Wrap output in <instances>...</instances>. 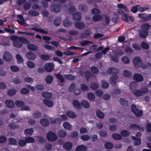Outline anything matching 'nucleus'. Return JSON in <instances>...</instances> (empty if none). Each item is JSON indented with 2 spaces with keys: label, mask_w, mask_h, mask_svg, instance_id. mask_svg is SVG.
Returning <instances> with one entry per match:
<instances>
[{
  "label": "nucleus",
  "mask_w": 151,
  "mask_h": 151,
  "mask_svg": "<svg viewBox=\"0 0 151 151\" xmlns=\"http://www.w3.org/2000/svg\"><path fill=\"white\" fill-rule=\"evenodd\" d=\"M42 116L41 113L40 112H36L34 113L33 114V118L36 119L39 117H41Z\"/></svg>",
  "instance_id": "nucleus-59"
},
{
  "label": "nucleus",
  "mask_w": 151,
  "mask_h": 151,
  "mask_svg": "<svg viewBox=\"0 0 151 151\" xmlns=\"http://www.w3.org/2000/svg\"><path fill=\"white\" fill-rule=\"evenodd\" d=\"M61 23V21L60 17H57L54 21V24L56 27L59 26Z\"/></svg>",
  "instance_id": "nucleus-37"
},
{
  "label": "nucleus",
  "mask_w": 151,
  "mask_h": 151,
  "mask_svg": "<svg viewBox=\"0 0 151 151\" xmlns=\"http://www.w3.org/2000/svg\"><path fill=\"white\" fill-rule=\"evenodd\" d=\"M87 96L88 99L90 100L93 101L95 98V95L93 93L91 92L88 93L87 94Z\"/></svg>",
  "instance_id": "nucleus-40"
},
{
  "label": "nucleus",
  "mask_w": 151,
  "mask_h": 151,
  "mask_svg": "<svg viewBox=\"0 0 151 151\" xmlns=\"http://www.w3.org/2000/svg\"><path fill=\"white\" fill-rule=\"evenodd\" d=\"M90 88L93 90L98 88L99 85L98 84L95 83H91L90 85Z\"/></svg>",
  "instance_id": "nucleus-55"
},
{
  "label": "nucleus",
  "mask_w": 151,
  "mask_h": 151,
  "mask_svg": "<svg viewBox=\"0 0 151 151\" xmlns=\"http://www.w3.org/2000/svg\"><path fill=\"white\" fill-rule=\"evenodd\" d=\"M131 129L134 130L138 129L140 131H143L144 130L145 127H143L139 126L137 124H133L130 126L129 129Z\"/></svg>",
  "instance_id": "nucleus-8"
},
{
  "label": "nucleus",
  "mask_w": 151,
  "mask_h": 151,
  "mask_svg": "<svg viewBox=\"0 0 151 151\" xmlns=\"http://www.w3.org/2000/svg\"><path fill=\"white\" fill-rule=\"evenodd\" d=\"M16 57L17 62L19 63H22L24 62V60L22 56L19 54H17L16 55Z\"/></svg>",
  "instance_id": "nucleus-45"
},
{
  "label": "nucleus",
  "mask_w": 151,
  "mask_h": 151,
  "mask_svg": "<svg viewBox=\"0 0 151 151\" xmlns=\"http://www.w3.org/2000/svg\"><path fill=\"white\" fill-rule=\"evenodd\" d=\"M27 64L28 67L31 69L33 68L35 66V64L33 62L30 61H27Z\"/></svg>",
  "instance_id": "nucleus-52"
},
{
  "label": "nucleus",
  "mask_w": 151,
  "mask_h": 151,
  "mask_svg": "<svg viewBox=\"0 0 151 151\" xmlns=\"http://www.w3.org/2000/svg\"><path fill=\"white\" fill-rule=\"evenodd\" d=\"M105 147L107 149H111L113 147V145L111 142H108L105 144Z\"/></svg>",
  "instance_id": "nucleus-64"
},
{
  "label": "nucleus",
  "mask_w": 151,
  "mask_h": 151,
  "mask_svg": "<svg viewBox=\"0 0 151 151\" xmlns=\"http://www.w3.org/2000/svg\"><path fill=\"white\" fill-rule=\"evenodd\" d=\"M133 62L135 68L142 67L143 69H146L149 67H151V63H148L147 65H144L142 60L139 57H136L133 58Z\"/></svg>",
  "instance_id": "nucleus-1"
},
{
  "label": "nucleus",
  "mask_w": 151,
  "mask_h": 151,
  "mask_svg": "<svg viewBox=\"0 0 151 151\" xmlns=\"http://www.w3.org/2000/svg\"><path fill=\"white\" fill-rule=\"evenodd\" d=\"M19 40L22 43V42L25 44H27L29 42L27 39L22 37H19Z\"/></svg>",
  "instance_id": "nucleus-51"
},
{
  "label": "nucleus",
  "mask_w": 151,
  "mask_h": 151,
  "mask_svg": "<svg viewBox=\"0 0 151 151\" xmlns=\"http://www.w3.org/2000/svg\"><path fill=\"white\" fill-rule=\"evenodd\" d=\"M73 146L72 144L69 142L65 143L63 145V148L66 150H68L72 148Z\"/></svg>",
  "instance_id": "nucleus-17"
},
{
  "label": "nucleus",
  "mask_w": 151,
  "mask_h": 151,
  "mask_svg": "<svg viewBox=\"0 0 151 151\" xmlns=\"http://www.w3.org/2000/svg\"><path fill=\"white\" fill-rule=\"evenodd\" d=\"M91 71L94 74H97L99 73L98 68L95 66H92L91 68Z\"/></svg>",
  "instance_id": "nucleus-62"
},
{
  "label": "nucleus",
  "mask_w": 151,
  "mask_h": 151,
  "mask_svg": "<svg viewBox=\"0 0 151 151\" xmlns=\"http://www.w3.org/2000/svg\"><path fill=\"white\" fill-rule=\"evenodd\" d=\"M27 58L29 60H33L37 57V55L35 53L32 52H29L26 54Z\"/></svg>",
  "instance_id": "nucleus-9"
},
{
  "label": "nucleus",
  "mask_w": 151,
  "mask_h": 151,
  "mask_svg": "<svg viewBox=\"0 0 151 151\" xmlns=\"http://www.w3.org/2000/svg\"><path fill=\"white\" fill-rule=\"evenodd\" d=\"M85 24L83 22H76L75 23V27L77 29H84L85 28Z\"/></svg>",
  "instance_id": "nucleus-11"
},
{
  "label": "nucleus",
  "mask_w": 151,
  "mask_h": 151,
  "mask_svg": "<svg viewBox=\"0 0 151 151\" xmlns=\"http://www.w3.org/2000/svg\"><path fill=\"white\" fill-rule=\"evenodd\" d=\"M9 143L10 145H17L16 141L15 139L13 138H11L8 140Z\"/></svg>",
  "instance_id": "nucleus-54"
},
{
  "label": "nucleus",
  "mask_w": 151,
  "mask_h": 151,
  "mask_svg": "<svg viewBox=\"0 0 151 151\" xmlns=\"http://www.w3.org/2000/svg\"><path fill=\"white\" fill-rule=\"evenodd\" d=\"M73 104L75 108L78 109L81 108V106L80 102L76 100L73 101Z\"/></svg>",
  "instance_id": "nucleus-27"
},
{
  "label": "nucleus",
  "mask_w": 151,
  "mask_h": 151,
  "mask_svg": "<svg viewBox=\"0 0 151 151\" xmlns=\"http://www.w3.org/2000/svg\"><path fill=\"white\" fill-rule=\"evenodd\" d=\"M118 76L117 75L112 76L109 79V82L112 85L114 86L118 82Z\"/></svg>",
  "instance_id": "nucleus-7"
},
{
  "label": "nucleus",
  "mask_w": 151,
  "mask_h": 151,
  "mask_svg": "<svg viewBox=\"0 0 151 151\" xmlns=\"http://www.w3.org/2000/svg\"><path fill=\"white\" fill-rule=\"evenodd\" d=\"M73 19L76 21H79L81 19V14L79 12L75 13L73 16Z\"/></svg>",
  "instance_id": "nucleus-32"
},
{
  "label": "nucleus",
  "mask_w": 151,
  "mask_h": 151,
  "mask_svg": "<svg viewBox=\"0 0 151 151\" xmlns=\"http://www.w3.org/2000/svg\"><path fill=\"white\" fill-rule=\"evenodd\" d=\"M63 24L65 27H67L71 26L72 23L70 21L68 18H66L64 19Z\"/></svg>",
  "instance_id": "nucleus-31"
},
{
  "label": "nucleus",
  "mask_w": 151,
  "mask_h": 151,
  "mask_svg": "<svg viewBox=\"0 0 151 151\" xmlns=\"http://www.w3.org/2000/svg\"><path fill=\"white\" fill-rule=\"evenodd\" d=\"M107 71L110 74H116L119 72V70L114 67H110L108 69Z\"/></svg>",
  "instance_id": "nucleus-12"
},
{
  "label": "nucleus",
  "mask_w": 151,
  "mask_h": 151,
  "mask_svg": "<svg viewBox=\"0 0 151 151\" xmlns=\"http://www.w3.org/2000/svg\"><path fill=\"white\" fill-rule=\"evenodd\" d=\"M148 91L147 88H145L142 89L141 90L137 89H135L132 90L133 93L136 97H139L144 95Z\"/></svg>",
  "instance_id": "nucleus-2"
},
{
  "label": "nucleus",
  "mask_w": 151,
  "mask_h": 151,
  "mask_svg": "<svg viewBox=\"0 0 151 151\" xmlns=\"http://www.w3.org/2000/svg\"><path fill=\"white\" fill-rule=\"evenodd\" d=\"M64 76L66 79L71 80H74L75 78L74 76L70 74L65 75Z\"/></svg>",
  "instance_id": "nucleus-57"
},
{
  "label": "nucleus",
  "mask_w": 151,
  "mask_h": 151,
  "mask_svg": "<svg viewBox=\"0 0 151 151\" xmlns=\"http://www.w3.org/2000/svg\"><path fill=\"white\" fill-rule=\"evenodd\" d=\"M15 104L16 106L18 107H20L24 105V102L23 101H15Z\"/></svg>",
  "instance_id": "nucleus-61"
},
{
  "label": "nucleus",
  "mask_w": 151,
  "mask_h": 151,
  "mask_svg": "<svg viewBox=\"0 0 151 151\" xmlns=\"http://www.w3.org/2000/svg\"><path fill=\"white\" fill-rule=\"evenodd\" d=\"M131 110L132 112L137 117L142 116V112L141 110H139L136 106L133 105L131 106Z\"/></svg>",
  "instance_id": "nucleus-3"
},
{
  "label": "nucleus",
  "mask_w": 151,
  "mask_h": 151,
  "mask_svg": "<svg viewBox=\"0 0 151 151\" xmlns=\"http://www.w3.org/2000/svg\"><path fill=\"white\" fill-rule=\"evenodd\" d=\"M51 123L52 124L59 123L60 122V119L58 118H51L50 119Z\"/></svg>",
  "instance_id": "nucleus-58"
},
{
  "label": "nucleus",
  "mask_w": 151,
  "mask_h": 151,
  "mask_svg": "<svg viewBox=\"0 0 151 151\" xmlns=\"http://www.w3.org/2000/svg\"><path fill=\"white\" fill-rule=\"evenodd\" d=\"M66 114L69 117L75 118L77 117V115L73 111H68L66 112Z\"/></svg>",
  "instance_id": "nucleus-23"
},
{
  "label": "nucleus",
  "mask_w": 151,
  "mask_h": 151,
  "mask_svg": "<svg viewBox=\"0 0 151 151\" xmlns=\"http://www.w3.org/2000/svg\"><path fill=\"white\" fill-rule=\"evenodd\" d=\"M139 6V5H136L132 7L131 9V11L134 13H136L138 11V7Z\"/></svg>",
  "instance_id": "nucleus-60"
},
{
  "label": "nucleus",
  "mask_w": 151,
  "mask_h": 151,
  "mask_svg": "<svg viewBox=\"0 0 151 151\" xmlns=\"http://www.w3.org/2000/svg\"><path fill=\"white\" fill-rule=\"evenodd\" d=\"M58 134L59 137L64 138L66 136L67 133L64 130H60L58 131Z\"/></svg>",
  "instance_id": "nucleus-26"
},
{
  "label": "nucleus",
  "mask_w": 151,
  "mask_h": 151,
  "mask_svg": "<svg viewBox=\"0 0 151 151\" xmlns=\"http://www.w3.org/2000/svg\"><path fill=\"white\" fill-rule=\"evenodd\" d=\"M31 29L40 33H41L45 34H47L48 33V32L47 31L44 30L42 29H38L36 28L33 27Z\"/></svg>",
  "instance_id": "nucleus-25"
},
{
  "label": "nucleus",
  "mask_w": 151,
  "mask_h": 151,
  "mask_svg": "<svg viewBox=\"0 0 151 151\" xmlns=\"http://www.w3.org/2000/svg\"><path fill=\"white\" fill-rule=\"evenodd\" d=\"M28 14L29 15L32 17L37 16L39 14L38 12L33 10H30L29 11Z\"/></svg>",
  "instance_id": "nucleus-36"
},
{
  "label": "nucleus",
  "mask_w": 151,
  "mask_h": 151,
  "mask_svg": "<svg viewBox=\"0 0 151 151\" xmlns=\"http://www.w3.org/2000/svg\"><path fill=\"white\" fill-rule=\"evenodd\" d=\"M101 82V85L103 88L106 89L109 87V85L108 83L106 82V81L103 80Z\"/></svg>",
  "instance_id": "nucleus-46"
},
{
  "label": "nucleus",
  "mask_w": 151,
  "mask_h": 151,
  "mask_svg": "<svg viewBox=\"0 0 151 151\" xmlns=\"http://www.w3.org/2000/svg\"><path fill=\"white\" fill-rule=\"evenodd\" d=\"M87 147L84 145H81L78 146L76 149V151H86L87 150Z\"/></svg>",
  "instance_id": "nucleus-33"
},
{
  "label": "nucleus",
  "mask_w": 151,
  "mask_h": 151,
  "mask_svg": "<svg viewBox=\"0 0 151 151\" xmlns=\"http://www.w3.org/2000/svg\"><path fill=\"white\" fill-rule=\"evenodd\" d=\"M78 9L82 12H86L87 9V7L84 4H80L78 6Z\"/></svg>",
  "instance_id": "nucleus-41"
},
{
  "label": "nucleus",
  "mask_w": 151,
  "mask_h": 151,
  "mask_svg": "<svg viewBox=\"0 0 151 151\" xmlns=\"http://www.w3.org/2000/svg\"><path fill=\"white\" fill-rule=\"evenodd\" d=\"M122 62L125 64H129L130 62L129 58L127 56H124L122 57Z\"/></svg>",
  "instance_id": "nucleus-43"
},
{
  "label": "nucleus",
  "mask_w": 151,
  "mask_h": 151,
  "mask_svg": "<svg viewBox=\"0 0 151 151\" xmlns=\"http://www.w3.org/2000/svg\"><path fill=\"white\" fill-rule=\"evenodd\" d=\"M121 19L127 22H128L129 20L132 22H134L133 17L131 16H128L127 14H123L122 15Z\"/></svg>",
  "instance_id": "nucleus-6"
},
{
  "label": "nucleus",
  "mask_w": 151,
  "mask_h": 151,
  "mask_svg": "<svg viewBox=\"0 0 151 151\" xmlns=\"http://www.w3.org/2000/svg\"><path fill=\"white\" fill-rule=\"evenodd\" d=\"M80 44L83 46L86 45H89L93 43V42L90 41L88 40L83 41L81 42L80 43Z\"/></svg>",
  "instance_id": "nucleus-42"
},
{
  "label": "nucleus",
  "mask_w": 151,
  "mask_h": 151,
  "mask_svg": "<svg viewBox=\"0 0 151 151\" xmlns=\"http://www.w3.org/2000/svg\"><path fill=\"white\" fill-rule=\"evenodd\" d=\"M27 47L29 50L33 51H37L38 50V47L35 45L29 44L27 46Z\"/></svg>",
  "instance_id": "nucleus-16"
},
{
  "label": "nucleus",
  "mask_w": 151,
  "mask_h": 151,
  "mask_svg": "<svg viewBox=\"0 0 151 151\" xmlns=\"http://www.w3.org/2000/svg\"><path fill=\"white\" fill-rule=\"evenodd\" d=\"M120 103L121 105H122L124 108H127L128 106V102L125 100L123 99H120Z\"/></svg>",
  "instance_id": "nucleus-30"
},
{
  "label": "nucleus",
  "mask_w": 151,
  "mask_h": 151,
  "mask_svg": "<svg viewBox=\"0 0 151 151\" xmlns=\"http://www.w3.org/2000/svg\"><path fill=\"white\" fill-rule=\"evenodd\" d=\"M5 104L7 107L10 108H13L15 106L14 101L11 100H6L5 101Z\"/></svg>",
  "instance_id": "nucleus-15"
},
{
  "label": "nucleus",
  "mask_w": 151,
  "mask_h": 151,
  "mask_svg": "<svg viewBox=\"0 0 151 151\" xmlns=\"http://www.w3.org/2000/svg\"><path fill=\"white\" fill-rule=\"evenodd\" d=\"M132 139L134 140L135 141L134 144L135 145H138L140 144L141 143V139L140 138H137L135 137H132Z\"/></svg>",
  "instance_id": "nucleus-38"
},
{
  "label": "nucleus",
  "mask_w": 151,
  "mask_h": 151,
  "mask_svg": "<svg viewBox=\"0 0 151 151\" xmlns=\"http://www.w3.org/2000/svg\"><path fill=\"white\" fill-rule=\"evenodd\" d=\"M43 101L44 104L49 107H52L54 105L53 102L50 100L44 99Z\"/></svg>",
  "instance_id": "nucleus-24"
},
{
  "label": "nucleus",
  "mask_w": 151,
  "mask_h": 151,
  "mask_svg": "<svg viewBox=\"0 0 151 151\" xmlns=\"http://www.w3.org/2000/svg\"><path fill=\"white\" fill-rule=\"evenodd\" d=\"M44 68L47 72H50L53 70L54 68V64L51 63H47L45 64Z\"/></svg>",
  "instance_id": "nucleus-5"
},
{
  "label": "nucleus",
  "mask_w": 151,
  "mask_h": 151,
  "mask_svg": "<svg viewBox=\"0 0 151 151\" xmlns=\"http://www.w3.org/2000/svg\"><path fill=\"white\" fill-rule=\"evenodd\" d=\"M51 11L55 12H59L60 9V7L58 5H52L50 7Z\"/></svg>",
  "instance_id": "nucleus-21"
},
{
  "label": "nucleus",
  "mask_w": 151,
  "mask_h": 151,
  "mask_svg": "<svg viewBox=\"0 0 151 151\" xmlns=\"http://www.w3.org/2000/svg\"><path fill=\"white\" fill-rule=\"evenodd\" d=\"M93 19L95 22H99L102 21L103 19V17L100 15H96L93 17Z\"/></svg>",
  "instance_id": "nucleus-34"
},
{
  "label": "nucleus",
  "mask_w": 151,
  "mask_h": 151,
  "mask_svg": "<svg viewBox=\"0 0 151 151\" xmlns=\"http://www.w3.org/2000/svg\"><path fill=\"white\" fill-rule=\"evenodd\" d=\"M57 78L58 79L61 83L64 82L65 79L62 75L60 73H58L56 75Z\"/></svg>",
  "instance_id": "nucleus-53"
},
{
  "label": "nucleus",
  "mask_w": 151,
  "mask_h": 151,
  "mask_svg": "<svg viewBox=\"0 0 151 151\" xmlns=\"http://www.w3.org/2000/svg\"><path fill=\"white\" fill-rule=\"evenodd\" d=\"M112 137L114 139L119 140L122 139V136L119 134H112Z\"/></svg>",
  "instance_id": "nucleus-47"
},
{
  "label": "nucleus",
  "mask_w": 151,
  "mask_h": 151,
  "mask_svg": "<svg viewBox=\"0 0 151 151\" xmlns=\"http://www.w3.org/2000/svg\"><path fill=\"white\" fill-rule=\"evenodd\" d=\"M63 126L64 128L68 130L71 131L72 129V126L69 122H65L63 123Z\"/></svg>",
  "instance_id": "nucleus-13"
},
{
  "label": "nucleus",
  "mask_w": 151,
  "mask_h": 151,
  "mask_svg": "<svg viewBox=\"0 0 151 151\" xmlns=\"http://www.w3.org/2000/svg\"><path fill=\"white\" fill-rule=\"evenodd\" d=\"M53 77L50 75H48L46 76V82L47 84L51 83L53 81Z\"/></svg>",
  "instance_id": "nucleus-39"
},
{
  "label": "nucleus",
  "mask_w": 151,
  "mask_h": 151,
  "mask_svg": "<svg viewBox=\"0 0 151 151\" xmlns=\"http://www.w3.org/2000/svg\"><path fill=\"white\" fill-rule=\"evenodd\" d=\"M40 123L41 125L43 127H46L49 124L48 121L45 118L42 119L40 121Z\"/></svg>",
  "instance_id": "nucleus-28"
},
{
  "label": "nucleus",
  "mask_w": 151,
  "mask_h": 151,
  "mask_svg": "<svg viewBox=\"0 0 151 151\" xmlns=\"http://www.w3.org/2000/svg\"><path fill=\"white\" fill-rule=\"evenodd\" d=\"M33 80L32 78L29 76H27L25 77L24 79V80L26 82L28 83H32L33 81Z\"/></svg>",
  "instance_id": "nucleus-63"
},
{
  "label": "nucleus",
  "mask_w": 151,
  "mask_h": 151,
  "mask_svg": "<svg viewBox=\"0 0 151 151\" xmlns=\"http://www.w3.org/2000/svg\"><path fill=\"white\" fill-rule=\"evenodd\" d=\"M117 7L120 9H122L126 12L129 11V10L126 6L123 4H117Z\"/></svg>",
  "instance_id": "nucleus-20"
},
{
  "label": "nucleus",
  "mask_w": 151,
  "mask_h": 151,
  "mask_svg": "<svg viewBox=\"0 0 151 151\" xmlns=\"http://www.w3.org/2000/svg\"><path fill=\"white\" fill-rule=\"evenodd\" d=\"M47 137L48 140L51 142L55 141L58 138L57 135L52 132L47 133Z\"/></svg>",
  "instance_id": "nucleus-4"
},
{
  "label": "nucleus",
  "mask_w": 151,
  "mask_h": 151,
  "mask_svg": "<svg viewBox=\"0 0 151 151\" xmlns=\"http://www.w3.org/2000/svg\"><path fill=\"white\" fill-rule=\"evenodd\" d=\"M134 79L137 82H141L143 80L142 76L140 74H135L133 76Z\"/></svg>",
  "instance_id": "nucleus-14"
},
{
  "label": "nucleus",
  "mask_w": 151,
  "mask_h": 151,
  "mask_svg": "<svg viewBox=\"0 0 151 151\" xmlns=\"http://www.w3.org/2000/svg\"><path fill=\"white\" fill-rule=\"evenodd\" d=\"M13 45L15 47L21 48L23 46L22 43L19 40H17L13 42Z\"/></svg>",
  "instance_id": "nucleus-22"
},
{
  "label": "nucleus",
  "mask_w": 151,
  "mask_h": 151,
  "mask_svg": "<svg viewBox=\"0 0 151 151\" xmlns=\"http://www.w3.org/2000/svg\"><path fill=\"white\" fill-rule=\"evenodd\" d=\"M10 69L13 72H18L19 70V67L15 65H12L11 66Z\"/></svg>",
  "instance_id": "nucleus-56"
},
{
  "label": "nucleus",
  "mask_w": 151,
  "mask_h": 151,
  "mask_svg": "<svg viewBox=\"0 0 151 151\" xmlns=\"http://www.w3.org/2000/svg\"><path fill=\"white\" fill-rule=\"evenodd\" d=\"M150 26L148 23H145L142 24L141 26V28L142 30L148 31V30L150 28Z\"/></svg>",
  "instance_id": "nucleus-35"
},
{
  "label": "nucleus",
  "mask_w": 151,
  "mask_h": 151,
  "mask_svg": "<svg viewBox=\"0 0 151 151\" xmlns=\"http://www.w3.org/2000/svg\"><path fill=\"white\" fill-rule=\"evenodd\" d=\"M42 96L45 98L50 99L52 96V94L47 92H42L41 93Z\"/></svg>",
  "instance_id": "nucleus-19"
},
{
  "label": "nucleus",
  "mask_w": 151,
  "mask_h": 151,
  "mask_svg": "<svg viewBox=\"0 0 151 151\" xmlns=\"http://www.w3.org/2000/svg\"><path fill=\"white\" fill-rule=\"evenodd\" d=\"M139 34L141 37L145 38L147 36L148 32V31H146L141 29L139 31Z\"/></svg>",
  "instance_id": "nucleus-18"
},
{
  "label": "nucleus",
  "mask_w": 151,
  "mask_h": 151,
  "mask_svg": "<svg viewBox=\"0 0 151 151\" xmlns=\"http://www.w3.org/2000/svg\"><path fill=\"white\" fill-rule=\"evenodd\" d=\"M17 91L15 89L12 88L8 90V94L9 96H13L16 93Z\"/></svg>",
  "instance_id": "nucleus-49"
},
{
  "label": "nucleus",
  "mask_w": 151,
  "mask_h": 151,
  "mask_svg": "<svg viewBox=\"0 0 151 151\" xmlns=\"http://www.w3.org/2000/svg\"><path fill=\"white\" fill-rule=\"evenodd\" d=\"M124 137H126L130 135V133L126 130H123L120 133Z\"/></svg>",
  "instance_id": "nucleus-50"
},
{
  "label": "nucleus",
  "mask_w": 151,
  "mask_h": 151,
  "mask_svg": "<svg viewBox=\"0 0 151 151\" xmlns=\"http://www.w3.org/2000/svg\"><path fill=\"white\" fill-rule=\"evenodd\" d=\"M96 115L100 119H102L104 118V114L100 110L97 111L96 112Z\"/></svg>",
  "instance_id": "nucleus-48"
},
{
  "label": "nucleus",
  "mask_w": 151,
  "mask_h": 151,
  "mask_svg": "<svg viewBox=\"0 0 151 151\" xmlns=\"http://www.w3.org/2000/svg\"><path fill=\"white\" fill-rule=\"evenodd\" d=\"M4 60L7 61H10L12 60V56L8 52H5L3 55Z\"/></svg>",
  "instance_id": "nucleus-10"
},
{
  "label": "nucleus",
  "mask_w": 151,
  "mask_h": 151,
  "mask_svg": "<svg viewBox=\"0 0 151 151\" xmlns=\"http://www.w3.org/2000/svg\"><path fill=\"white\" fill-rule=\"evenodd\" d=\"M33 130L32 128L27 129L24 131V134L27 136L31 135L33 133Z\"/></svg>",
  "instance_id": "nucleus-44"
},
{
  "label": "nucleus",
  "mask_w": 151,
  "mask_h": 151,
  "mask_svg": "<svg viewBox=\"0 0 151 151\" xmlns=\"http://www.w3.org/2000/svg\"><path fill=\"white\" fill-rule=\"evenodd\" d=\"M82 105L85 108H88L90 105L89 102L86 100H82L81 102Z\"/></svg>",
  "instance_id": "nucleus-29"
}]
</instances>
